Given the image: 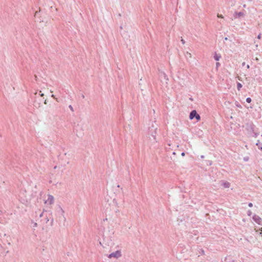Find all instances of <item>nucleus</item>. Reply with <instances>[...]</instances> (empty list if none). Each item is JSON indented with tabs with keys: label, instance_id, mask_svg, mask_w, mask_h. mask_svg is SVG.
<instances>
[{
	"label": "nucleus",
	"instance_id": "obj_1",
	"mask_svg": "<svg viewBox=\"0 0 262 262\" xmlns=\"http://www.w3.org/2000/svg\"><path fill=\"white\" fill-rule=\"evenodd\" d=\"M195 118L198 121L201 119L200 116L197 113L195 110L192 111L189 115L190 119L192 120L193 118Z\"/></svg>",
	"mask_w": 262,
	"mask_h": 262
},
{
	"label": "nucleus",
	"instance_id": "obj_2",
	"mask_svg": "<svg viewBox=\"0 0 262 262\" xmlns=\"http://www.w3.org/2000/svg\"><path fill=\"white\" fill-rule=\"evenodd\" d=\"M121 252L120 251H116L114 252H113L112 253H111L109 256H108V257L109 258H112V257H115V258H119L120 257H121Z\"/></svg>",
	"mask_w": 262,
	"mask_h": 262
},
{
	"label": "nucleus",
	"instance_id": "obj_3",
	"mask_svg": "<svg viewBox=\"0 0 262 262\" xmlns=\"http://www.w3.org/2000/svg\"><path fill=\"white\" fill-rule=\"evenodd\" d=\"M246 129L249 132H253L254 130V125L252 123H248L246 124Z\"/></svg>",
	"mask_w": 262,
	"mask_h": 262
},
{
	"label": "nucleus",
	"instance_id": "obj_4",
	"mask_svg": "<svg viewBox=\"0 0 262 262\" xmlns=\"http://www.w3.org/2000/svg\"><path fill=\"white\" fill-rule=\"evenodd\" d=\"M54 202V198L52 195H49L48 199L47 201H46V203H48L49 204H52Z\"/></svg>",
	"mask_w": 262,
	"mask_h": 262
},
{
	"label": "nucleus",
	"instance_id": "obj_5",
	"mask_svg": "<svg viewBox=\"0 0 262 262\" xmlns=\"http://www.w3.org/2000/svg\"><path fill=\"white\" fill-rule=\"evenodd\" d=\"M253 220L256 222L258 224H260V222H261V218L258 216V215H254L253 216Z\"/></svg>",
	"mask_w": 262,
	"mask_h": 262
},
{
	"label": "nucleus",
	"instance_id": "obj_6",
	"mask_svg": "<svg viewBox=\"0 0 262 262\" xmlns=\"http://www.w3.org/2000/svg\"><path fill=\"white\" fill-rule=\"evenodd\" d=\"M159 74H160V76L161 78L163 77L164 79H165L166 80H168L167 76V75H166V74L164 72H161Z\"/></svg>",
	"mask_w": 262,
	"mask_h": 262
},
{
	"label": "nucleus",
	"instance_id": "obj_7",
	"mask_svg": "<svg viewBox=\"0 0 262 262\" xmlns=\"http://www.w3.org/2000/svg\"><path fill=\"white\" fill-rule=\"evenodd\" d=\"M221 58V56L219 54H218L215 53V55H214V58L216 61L219 60Z\"/></svg>",
	"mask_w": 262,
	"mask_h": 262
},
{
	"label": "nucleus",
	"instance_id": "obj_8",
	"mask_svg": "<svg viewBox=\"0 0 262 262\" xmlns=\"http://www.w3.org/2000/svg\"><path fill=\"white\" fill-rule=\"evenodd\" d=\"M256 145L257 146L259 149L262 150V143H260L259 140L257 141Z\"/></svg>",
	"mask_w": 262,
	"mask_h": 262
},
{
	"label": "nucleus",
	"instance_id": "obj_9",
	"mask_svg": "<svg viewBox=\"0 0 262 262\" xmlns=\"http://www.w3.org/2000/svg\"><path fill=\"white\" fill-rule=\"evenodd\" d=\"M230 183L229 182H224L223 183V186L225 187V188H229L230 187Z\"/></svg>",
	"mask_w": 262,
	"mask_h": 262
},
{
	"label": "nucleus",
	"instance_id": "obj_10",
	"mask_svg": "<svg viewBox=\"0 0 262 262\" xmlns=\"http://www.w3.org/2000/svg\"><path fill=\"white\" fill-rule=\"evenodd\" d=\"M242 87V84L241 83L238 82L237 84V89L239 91Z\"/></svg>",
	"mask_w": 262,
	"mask_h": 262
},
{
	"label": "nucleus",
	"instance_id": "obj_11",
	"mask_svg": "<svg viewBox=\"0 0 262 262\" xmlns=\"http://www.w3.org/2000/svg\"><path fill=\"white\" fill-rule=\"evenodd\" d=\"M236 13V16H242V15H244L243 13L242 12H239V13Z\"/></svg>",
	"mask_w": 262,
	"mask_h": 262
},
{
	"label": "nucleus",
	"instance_id": "obj_12",
	"mask_svg": "<svg viewBox=\"0 0 262 262\" xmlns=\"http://www.w3.org/2000/svg\"><path fill=\"white\" fill-rule=\"evenodd\" d=\"M32 224H33V228H36L37 226V224L36 223H35V222H32Z\"/></svg>",
	"mask_w": 262,
	"mask_h": 262
},
{
	"label": "nucleus",
	"instance_id": "obj_13",
	"mask_svg": "<svg viewBox=\"0 0 262 262\" xmlns=\"http://www.w3.org/2000/svg\"><path fill=\"white\" fill-rule=\"evenodd\" d=\"M246 101L248 103H250L251 102V99L250 97H248L246 99Z\"/></svg>",
	"mask_w": 262,
	"mask_h": 262
},
{
	"label": "nucleus",
	"instance_id": "obj_14",
	"mask_svg": "<svg viewBox=\"0 0 262 262\" xmlns=\"http://www.w3.org/2000/svg\"><path fill=\"white\" fill-rule=\"evenodd\" d=\"M69 108L72 111V112H74V108L73 107V106L71 105H70L69 106Z\"/></svg>",
	"mask_w": 262,
	"mask_h": 262
},
{
	"label": "nucleus",
	"instance_id": "obj_15",
	"mask_svg": "<svg viewBox=\"0 0 262 262\" xmlns=\"http://www.w3.org/2000/svg\"><path fill=\"white\" fill-rule=\"evenodd\" d=\"M253 134H254V135L253 136L255 137V138H256L257 137V136L258 135V133H254V132H252Z\"/></svg>",
	"mask_w": 262,
	"mask_h": 262
},
{
	"label": "nucleus",
	"instance_id": "obj_16",
	"mask_svg": "<svg viewBox=\"0 0 262 262\" xmlns=\"http://www.w3.org/2000/svg\"><path fill=\"white\" fill-rule=\"evenodd\" d=\"M189 56V57H191V55L190 53H188V52H186V56Z\"/></svg>",
	"mask_w": 262,
	"mask_h": 262
},
{
	"label": "nucleus",
	"instance_id": "obj_17",
	"mask_svg": "<svg viewBox=\"0 0 262 262\" xmlns=\"http://www.w3.org/2000/svg\"><path fill=\"white\" fill-rule=\"evenodd\" d=\"M235 105H236V106H237L238 107H241V105L237 102H236L235 103Z\"/></svg>",
	"mask_w": 262,
	"mask_h": 262
},
{
	"label": "nucleus",
	"instance_id": "obj_18",
	"mask_svg": "<svg viewBox=\"0 0 262 262\" xmlns=\"http://www.w3.org/2000/svg\"><path fill=\"white\" fill-rule=\"evenodd\" d=\"M248 206L250 207H252L253 206V204L252 203H249L248 204Z\"/></svg>",
	"mask_w": 262,
	"mask_h": 262
},
{
	"label": "nucleus",
	"instance_id": "obj_19",
	"mask_svg": "<svg viewBox=\"0 0 262 262\" xmlns=\"http://www.w3.org/2000/svg\"><path fill=\"white\" fill-rule=\"evenodd\" d=\"M38 18H39V20H38V21L39 22V23H41V21H42V22H43V20H41L40 17H38Z\"/></svg>",
	"mask_w": 262,
	"mask_h": 262
},
{
	"label": "nucleus",
	"instance_id": "obj_20",
	"mask_svg": "<svg viewBox=\"0 0 262 262\" xmlns=\"http://www.w3.org/2000/svg\"><path fill=\"white\" fill-rule=\"evenodd\" d=\"M219 66H220V63L219 62H216V67L217 68Z\"/></svg>",
	"mask_w": 262,
	"mask_h": 262
},
{
	"label": "nucleus",
	"instance_id": "obj_21",
	"mask_svg": "<svg viewBox=\"0 0 262 262\" xmlns=\"http://www.w3.org/2000/svg\"><path fill=\"white\" fill-rule=\"evenodd\" d=\"M181 41L183 44H184L185 42V40L183 38L181 39Z\"/></svg>",
	"mask_w": 262,
	"mask_h": 262
},
{
	"label": "nucleus",
	"instance_id": "obj_22",
	"mask_svg": "<svg viewBox=\"0 0 262 262\" xmlns=\"http://www.w3.org/2000/svg\"><path fill=\"white\" fill-rule=\"evenodd\" d=\"M244 159V160L245 161H247L248 160V159H249V158L248 157H245Z\"/></svg>",
	"mask_w": 262,
	"mask_h": 262
},
{
	"label": "nucleus",
	"instance_id": "obj_23",
	"mask_svg": "<svg viewBox=\"0 0 262 262\" xmlns=\"http://www.w3.org/2000/svg\"><path fill=\"white\" fill-rule=\"evenodd\" d=\"M257 38L258 39H260L261 38V34H259V35H258Z\"/></svg>",
	"mask_w": 262,
	"mask_h": 262
},
{
	"label": "nucleus",
	"instance_id": "obj_24",
	"mask_svg": "<svg viewBox=\"0 0 262 262\" xmlns=\"http://www.w3.org/2000/svg\"><path fill=\"white\" fill-rule=\"evenodd\" d=\"M151 136L153 137L154 139L155 140L156 139V135L152 134Z\"/></svg>",
	"mask_w": 262,
	"mask_h": 262
},
{
	"label": "nucleus",
	"instance_id": "obj_25",
	"mask_svg": "<svg viewBox=\"0 0 262 262\" xmlns=\"http://www.w3.org/2000/svg\"><path fill=\"white\" fill-rule=\"evenodd\" d=\"M42 216H43V212H41V213L39 214V217H41Z\"/></svg>",
	"mask_w": 262,
	"mask_h": 262
},
{
	"label": "nucleus",
	"instance_id": "obj_26",
	"mask_svg": "<svg viewBox=\"0 0 262 262\" xmlns=\"http://www.w3.org/2000/svg\"><path fill=\"white\" fill-rule=\"evenodd\" d=\"M51 97L57 100V99L55 98V97L54 95H52Z\"/></svg>",
	"mask_w": 262,
	"mask_h": 262
},
{
	"label": "nucleus",
	"instance_id": "obj_27",
	"mask_svg": "<svg viewBox=\"0 0 262 262\" xmlns=\"http://www.w3.org/2000/svg\"><path fill=\"white\" fill-rule=\"evenodd\" d=\"M44 103H45V104H47V100L46 99L45 100V101H44Z\"/></svg>",
	"mask_w": 262,
	"mask_h": 262
},
{
	"label": "nucleus",
	"instance_id": "obj_28",
	"mask_svg": "<svg viewBox=\"0 0 262 262\" xmlns=\"http://www.w3.org/2000/svg\"><path fill=\"white\" fill-rule=\"evenodd\" d=\"M181 155H182V156H185V153H184V152H182V153H181Z\"/></svg>",
	"mask_w": 262,
	"mask_h": 262
},
{
	"label": "nucleus",
	"instance_id": "obj_29",
	"mask_svg": "<svg viewBox=\"0 0 262 262\" xmlns=\"http://www.w3.org/2000/svg\"><path fill=\"white\" fill-rule=\"evenodd\" d=\"M217 17H219V16H223V15H221H221H220V14H218L217 15Z\"/></svg>",
	"mask_w": 262,
	"mask_h": 262
},
{
	"label": "nucleus",
	"instance_id": "obj_30",
	"mask_svg": "<svg viewBox=\"0 0 262 262\" xmlns=\"http://www.w3.org/2000/svg\"><path fill=\"white\" fill-rule=\"evenodd\" d=\"M245 64H246L245 62H244L242 63V66H244L245 65Z\"/></svg>",
	"mask_w": 262,
	"mask_h": 262
},
{
	"label": "nucleus",
	"instance_id": "obj_31",
	"mask_svg": "<svg viewBox=\"0 0 262 262\" xmlns=\"http://www.w3.org/2000/svg\"><path fill=\"white\" fill-rule=\"evenodd\" d=\"M249 68H250L249 65V64H247V69H249Z\"/></svg>",
	"mask_w": 262,
	"mask_h": 262
},
{
	"label": "nucleus",
	"instance_id": "obj_32",
	"mask_svg": "<svg viewBox=\"0 0 262 262\" xmlns=\"http://www.w3.org/2000/svg\"><path fill=\"white\" fill-rule=\"evenodd\" d=\"M225 40H228V38H227V37H225Z\"/></svg>",
	"mask_w": 262,
	"mask_h": 262
},
{
	"label": "nucleus",
	"instance_id": "obj_33",
	"mask_svg": "<svg viewBox=\"0 0 262 262\" xmlns=\"http://www.w3.org/2000/svg\"><path fill=\"white\" fill-rule=\"evenodd\" d=\"M60 210H61V212H62V213H63V210H62L61 208H60Z\"/></svg>",
	"mask_w": 262,
	"mask_h": 262
},
{
	"label": "nucleus",
	"instance_id": "obj_34",
	"mask_svg": "<svg viewBox=\"0 0 262 262\" xmlns=\"http://www.w3.org/2000/svg\"><path fill=\"white\" fill-rule=\"evenodd\" d=\"M43 95H44V94H40V96H43Z\"/></svg>",
	"mask_w": 262,
	"mask_h": 262
},
{
	"label": "nucleus",
	"instance_id": "obj_35",
	"mask_svg": "<svg viewBox=\"0 0 262 262\" xmlns=\"http://www.w3.org/2000/svg\"><path fill=\"white\" fill-rule=\"evenodd\" d=\"M204 156H201V158H204Z\"/></svg>",
	"mask_w": 262,
	"mask_h": 262
},
{
	"label": "nucleus",
	"instance_id": "obj_36",
	"mask_svg": "<svg viewBox=\"0 0 262 262\" xmlns=\"http://www.w3.org/2000/svg\"><path fill=\"white\" fill-rule=\"evenodd\" d=\"M47 222L49 221V219H46Z\"/></svg>",
	"mask_w": 262,
	"mask_h": 262
},
{
	"label": "nucleus",
	"instance_id": "obj_37",
	"mask_svg": "<svg viewBox=\"0 0 262 262\" xmlns=\"http://www.w3.org/2000/svg\"><path fill=\"white\" fill-rule=\"evenodd\" d=\"M82 97L83 98H84V95H82Z\"/></svg>",
	"mask_w": 262,
	"mask_h": 262
}]
</instances>
